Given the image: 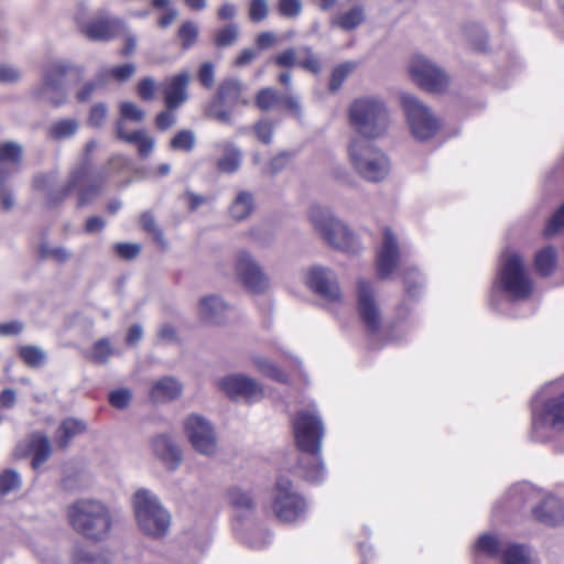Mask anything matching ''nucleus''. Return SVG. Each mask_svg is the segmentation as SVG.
<instances>
[{
  "instance_id": "680f3d73",
  "label": "nucleus",
  "mask_w": 564,
  "mask_h": 564,
  "mask_svg": "<svg viewBox=\"0 0 564 564\" xmlns=\"http://www.w3.org/2000/svg\"><path fill=\"white\" fill-rule=\"evenodd\" d=\"M108 116V109L105 104H96L90 108L87 123L93 128H100L104 126Z\"/></svg>"
},
{
  "instance_id": "13d9d810",
  "label": "nucleus",
  "mask_w": 564,
  "mask_h": 564,
  "mask_svg": "<svg viewBox=\"0 0 564 564\" xmlns=\"http://www.w3.org/2000/svg\"><path fill=\"white\" fill-rule=\"evenodd\" d=\"M299 54L302 56L299 58V66L310 70L312 73H318L321 64L318 58L313 54V51L308 46H303L299 50Z\"/></svg>"
},
{
  "instance_id": "2eb2a0df",
  "label": "nucleus",
  "mask_w": 564,
  "mask_h": 564,
  "mask_svg": "<svg viewBox=\"0 0 564 564\" xmlns=\"http://www.w3.org/2000/svg\"><path fill=\"white\" fill-rule=\"evenodd\" d=\"M409 74L420 87L433 93L444 90L449 82L442 68L421 54L414 55L410 61Z\"/></svg>"
},
{
  "instance_id": "ddd939ff",
  "label": "nucleus",
  "mask_w": 564,
  "mask_h": 564,
  "mask_svg": "<svg viewBox=\"0 0 564 564\" xmlns=\"http://www.w3.org/2000/svg\"><path fill=\"white\" fill-rule=\"evenodd\" d=\"M74 69L75 66L68 62H52L43 72L42 84L33 90L34 96L41 100L59 106L66 97L64 78Z\"/></svg>"
},
{
  "instance_id": "bf43d9fd",
  "label": "nucleus",
  "mask_w": 564,
  "mask_h": 564,
  "mask_svg": "<svg viewBox=\"0 0 564 564\" xmlns=\"http://www.w3.org/2000/svg\"><path fill=\"white\" fill-rule=\"evenodd\" d=\"M302 1L301 0H279L278 1V11L279 13L288 19L296 18L302 12Z\"/></svg>"
},
{
  "instance_id": "bb28decb",
  "label": "nucleus",
  "mask_w": 564,
  "mask_h": 564,
  "mask_svg": "<svg viewBox=\"0 0 564 564\" xmlns=\"http://www.w3.org/2000/svg\"><path fill=\"white\" fill-rule=\"evenodd\" d=\"M182 383L174 377H163L151 388L150 397L154 402H169L181 397Z\"/></svg>"
},
{
  "instance_id": "7c9ffc66",
  "label": "nucleus",
  "mask_w": 564,
  "mask_h": 564,
  "mask_svg": "<svg viewBox=\"0 0 564 564\" xmlns=\"http://www.w3.org/2000/svg\"><path fill=\"white\" fill-rule=\"evenodd\" d=\"M132 170V162L129 158L122 154H115L110 156L104 167L93 174V180L97 178V184L100 183V178L104 180V185L108 180L115 175L123 174Z\"/></svg>"
},
{
  "instance_id": "39448f33",
  "label": "nucleus",
  "mask_w": 564,
  "mask_h": 564,
  "mask_svg": "<svg viewBox=\"0 0 564 564\" xmlns=\"http://www.w3.org/2000/svg\"><path fill=\"white\" fill-rule=\"evenodd\" d=\"M348 159L355 172L372 183L383 181L390 173V160L379 148L355 137L348 144Z\"/></svg>"
},
{
  "instance_id": "aec40b11",
  "label": "nucleus",
  "mask_w": 564,
  "mask_h": 564,
  "mask_svg": "<svg viewBox=\"0 0 564 564\" xmlns=\"http://www.w3.org/2000/svg\"><path fill=\"white\" fill-rule=\"evenodd\" d=\"M357 294L360 318L369 330L376 332L381 324V315L370 283L366 280H359Z\"/></svg>"
},
{
  "instance_id": "a18cd8bd",
  "label": "nucleus",
  "mask_w": 564,
  "mask_h": 564,
  "mask_svg": "<svg viewBox=\"0 0 564 564\" xmlns=\"http://www.w3.org/2000/svg\"><path fill=\"white\" fill-rule=\"evenodd\" d=\"M22 155V147L15 142H0V164L18 165Z\"/></svg>"
},
{
  "instance_id": "8fccbe9b",
  "label": "nucleus",
  "mask_w": 564,
  "mask_h": 564,
  "mask_svg": "<svg viewBox=\"0 0 564 564\" xmlns=\"http://www.w3.org/2000/svg\"><path fill=\"white\" fill-rule=\"evenodd\" d=\"M178 37L184 50L191 48L197 41L198 26L192 21L183 23L178 30Z\"/></svg>"
},
{
  "instance_id": "393cba45",
  "label": "nucleus",
  "mask_w": 564,
  "mask_h": 564,
  "mask_svg": "<svg viewBox=\"0 0 564 564\" xmlns=\"http://www.w3.org/2000/svg\"><path fill=\"white\" fill-rule=\"evenodd\" d=\"M227 311V303L217 294L202 296L197 305V313L200 319L213 324L221 323Z\"/></svg>"
},
{
  "instance_id": "f257e3e1",
  "label": "nucleus",
  "mask_w": 564,
  "mask_h": 564,
  "mask_svg": "<svg viewBox=\"0 0 564 564\" xmlns=\"http://www.w3.org/2000/svg\"><path fill=\"white\" fill-rule=\"evenodd\" d=\"M349 119L359 137L368 140L386 135L391 127V115L379 97H362L351 102Z\"/></svg>"
},
{
  "instance_id": "de8ad7c7",
  "label": "nucleus",
  "mask_w": 564,
  "mask_h": 564,
  "mask_svg": "<svg viewBox=\"0 0 564 564\" xmlns=\"http://www.w3.org/2000/svg\"><path fill=\"white\" fill-rule=\"evenodd\" d=\"M115 355V349L111 347L107 338H101L93 347L90 358L96 364H105L111 356Z\"/></svg>"
},
{
  "instance_id": "774afa93",
  "label": "nucleus",
  "mask_w": 564,
  "mask_h": 564,
  "mask_svg": "<svg viewBox=\"0 0 564 564\" xmlns=\"http://www.w3.org/2000/svg\"><path fill=\"white\" fill-rule=\"evenodd\" d=\"M238 37V29L236 25L229 24L223 28L216 37V44L219 46L231 45Z\"/></svg>"
},
{
  "instance_id": "4468645a",
  "label": "nucleus",
  "mask_w": 564,
  "mask_h": 564,
  "mask_svg": "<svg viewBox=\"0 0 564 564\" xmlns=\"http://www.w3.org/2000/svg\"><path fill=\"white\" fill-rule=\"evenodd\" d=\"M305 284L325 304L338 305L344 302L337 274L329 268L319 264L310 267L305 272Z\"/></svg>"
},
{
  "instance_id": "3c124183",
  "label": "nucleus",
  "mask_w": 564,
  "mask_h": 564,
  "mask_svg": "<svg viewBox=\"0 0 564 564\" xmlns=\"http://www.w3.org/2000/svg\"><path fill=\"white\" fill-rule=\"evenodd\" d=\"M40 256L43 259H52L56 262L67 261L72 253L64 247H51L46 242H42L40 246Z\"/></svg>"
},
{
  "instance_id": "338daca9",
  "label": "nucleus",
  "mask_w": 564,
  "mask_h": 564,
  "mask_svg": "<svg viewBox=\"0 0 564 564\" xmlns=\"http://www.w3.org/2000/svg\"><path fill=\"white\" fill-rule=\"evenodd\" d=\"M290 160L291 154L289 152H280L270 160L264 172L275 174L282 171L289 164Z\"/></svg>"
},
{
  "instance_id": "c756f323",
  "label": "nucleus",
  "mask_w": 564,
  "mask_h": 564,
  "mask_svg": "<svg viewBox=\"0 0 564 564\" xmlns=\"http://www.w3.org/2000/svg\"><path fill=\"white\" fill-rule=\"evenodd\" d=\"M300 469L302 477L311 482H319L326 475L319 452L305 453L300 459Z\"/></svg>"
},
{
  "instance_id": "0e129e2a",
  "label": "nucleus",
  "mask_w": 564,
  "mask_h": 564,
  "mask_svg": "<svg viewBox=\"0 0 564 564\" xmlns=\"http://www.w3.org/2000/svg\"><path fill=\"white\" fill-rule=\"evenodd\" d=\"M562 229H564V204L547 221L544 229V235L546 237H551L561 231Z\"/></svg>"
},
{
  "instance_id": "69168bd1",
  "label": "nucleus",
  "mask_w": 564,
  "mask_h": 564,
  "mask_svg": "<svg viewBox=\"0 0 564 564\" xmlns=\"http://www.w3.org/2000/svg\"><path fill=\"white\" fill-rule=\"evenodd\" d=\"M113 249L121 259L132 260L140 253L141 246L139 243L119 242L115 245Z\"/></svg>"
},
{
  "instance_id": "e2e57ef3",
  "label": "nucleus",
  "mask_w": 564,
  "mask_h": 564,
  "mask_svg": "<svg viewBox=\"0 0 564 564\" xmlns=\"http://www.w3.org/2000/svg\"><path fill=\"white\" fill-rule=\"evenodd\" d=\"M273 62L281 68H292L299 65L297 52L294 48L284 50L273 57Z\"/></svg>"
},
{
  "instance_id": "864d4df0",
  "label": "nucleus",
  "mask_w": 564,
  "mask_h": 564,
  "mask_svg": "<svg viewBox=\"0 0 564 564\" xmlns=\"http://www.w3.org/2000/svg\"><path fill=\"white\" fill-rule=\"evenodd\" d=\"M195 134L191 130L177 132L171 140V148L181 151H191L195 145Z\"/></svg>"
},
{
  "instance_id": "473e14b6",
  "label": "nucleus",
  "mask_w": 564,
  "mask_h": 564,
  "mask_svg": "<svg viewBox=\"0 0 564 564\" xmlns=\"http://www.w3.org/2000/svg\"><path fill=\"white\" fill-rule=\"evenodd\" d=\"M254 209V198L250 192L240 191L232 199L228 213L236 221L247 219Z\"/></svg>"
},
{
  "instance_id": "dca6fc26",
  "label": "nucleus",
  "mask_w": 564,
  "mask_h": 564,
  "mask_svg": "<svg viewBox=\"0 0 564 564\" xmlns=\"http://www.w3.org/2000/svg\"><path fill=\"white\" fill-rule=\"evenodd\" d=\"M218 388L230 399L256 403L265 397V390L257 379L243 375L232 373L217 381Z\"/></svg>"
},
{
  "instance_id": "f8f14e48",
  "label": "nucleus",
  "mask_w": 564,
  "mask_h": 564,
  "mask_svg": "<svg viewBox=\"0 0 564 564\" xmlns=\"http://www.w3.org/2000/svg\"><path fill=\"white\" fill-rule=\"evenodd\" d=\"M293 432L297 447L304 453L319 452L324 437V425L313 409L301 410L293 420Z\"/></svg>"
},
{
  "instance_id": "1a4fd4ad",
  "label": "nucleus",
  "mask_w": 564,
  "mask_h": 564,
  "mask_svg": "<svg viewBox=\"0 0 564 564\" xmlns=\"http://www.w3.org/2000/svg\"><path fill=\"white\" fill-rule=\"evenodd\" d=\"M97 147L98 142L96 140H90L86 143L83 161L80 165L72 172L65 188V194L72 191L77 193L79 206L93 202L101 193L104 187V180L100 178V183L97 184V178L93 180V174L89 171L91 164L90 154Z\"/></svg>"
},
{
  "instance_id": "b1692460",
  "label": "nucleus",
  "mask_w": 564,
  "mask_h": 564,
  "mask_svg": "<svg viewBox=\"0 0 564 564\" xmlns=\"http://www.w3.org/2000/svg\"><path fill=\"white\" fill-rule=\"evenodd\" d=\"M189 74L184 70L165 79L164 102L166 108L174 110L187 100Z\"/></svg>"
},
{
  "instance_id": "a211bd4d",
  "label": "nucleus",
  "mask_w": 564,
  "mask_h": 564,
  "mask_svg": "<svg viewBox=\"0 0 564 564\" xmlns=\"http://www.w3.org/2000/svg\"><path fill=\"white\" fill-rule=\"evenodd\" d=\"M401 251L395 234L390 228L383 229L381 247L377 253V273L380 279L390 276L401 264Z\"/></svg>"
},
{
  "instance_id": "412c9836",
  "label": "nucleus",
  "mask_w": 564,
  "mask_h": 564,
  "mask_svg": "<svg viewBox=\"0 0 564 564\" xmlns=\"http://www.w3.org/2000/svg\"><path fill=\"white\" fill-rule=\"evenodd\" d=\"M52 446L50 438L43 433H33L15 448L18 457L33 455L32 467L40 468L51 456Z\"/></svg>"
},
{
  "instance_id": "2f4dec72",
  "label": "nucleus",
  "mask_w": 564,
  "mask_h": 564,
  "mask_svg": "<svg viewBox=\"0 0 564 564\" xmlns=\"http://www.w3.org/2000/svg\"><path fill=\"white\" fill-rule=\"evenodd\" d=\"M366 19L365 9L362 6H354L347 11L340 12L332 18V26L339 28L344 31H352L360 26Z\"/></svg>"
},
{
  "instance_id": "37998d69",
  "label": "nucleus",
  "mask_w": 564,
  "mask_h": 564,
  "mask_svg": "<svg viewBox=\"0 0 564 564\" xmlns=\"http://www.w3.org/2000/svg\"><path fill=\"white\" fill-rule=\"evenodd\" d=\"M19 356L25 365L32 368L42 366L46 358L44 350L34 345L21 346L19 348Z\"/></svg>"
},
{
  "instance_id": "c03bdc74",
  "label": "nucleus",
  "mask_w": 564,
  "mask_h": 564,
  "mask_svg": "<svg viewBox=\"0 0 564 564\" xmlns=\"http://www.w3.org/2000/svg\"><path fill=\"white\" fill-rule=\"evenodd\" d=\"M240 93V83L235 79H228L219 86L216 95H218L228 106L232 107L238 101Z\"/></svg>"
},
{
  "instance_id": "7ed1b4c3",
  "label": "nucleus",
  "mask_w": 564,
  "mask_h": 564,
  "mask_svg": "<svg viewBox=\"0 0 564 564\" xmlns=\"http://www.w3.org/2000/svg\"><path fill=\"white\" fill-rule=\"evenodd\" d=\"M70 525L77 532L93 540L106 538L111 528L108 508L95 499L77 500L68 508Z\"/></svg>"
},
{
  "instance_id": "c85d7f7f",
  "label": "nucleus",
  "mask_w": 564,
  "mask_h": 564,
  "mask_svg": "<svg viewBox=\"0 0 564 564\" xmlns=\"http://www.w3.org/2000/svg\"><path fill=\"white\" fill-rule=\"evenodd\" d=\"M250 364L260 375L278 382H288V375L270 357L254 352L250 356Z\"/></svg>"
},
{
  "instance_id": "72a5a7b5",
  "label": "nucleus",
  "mask_w": 564,
  "mask_h": 564,
  "mask_svg": "<svg viewBox=\"0 0 564 564\" xmlns=\"http://www.w3.org/2000/svg\"><path fill=\"white\" fill-rule=\"evenodd\" d=\"M228 503L241 514L252 513L256 510V501L252 494L241 487H232L227 491Z\"/></svg>"
},
{
  "instance_id": "c9c22d12",
  "label": "nucleus",
  "mask_w": 564,
  "mask_h": 564,
  "mask_svg": "<svg viewBox=\"0 0 564 564\" xmlns=\"http://www.w3.org/2000/svg\"><path fill=\"white\" fill-rule=\"evenodd\" d=\"M86 425L83 421L77 419H66L64 420L58 430L55 434V441L61 447H66L69 443V441L78 435L85 432Z\"/></svg>"
},
{
  "instance_id": "ea45409f",
  "label": "nucleus",
  "mask_w": 564,
  "mask_h": 564,
  "mask_svg": "<svg viewBox=\"0 0 564 564\" xmlns=\"http://www.w3.org/2000/svg\"><path fill=\"white\" fill-rule=\"evenodd\" d=\"M228 106L218 95L214 97L210 104L206 108V115L218 122L230 124L231 121V110L228 109Z\"/></svg>"
},
{
  "instance_id": "5fc2aeb1",
  "label": "nucleus",
  "mask_w": 564,
  "mask_h": 564,
  "mask_svg": "<svg viewBox=\"0 0 564 564\" xmlns=\"http://www.w3.org/2000/svg\"><path fill=\"white\" fill-rule=\"evenodd\" d=\"M21 476L14 469H7L0 476V491L8 494L14 491L21 486Z\"/></svg>"
},
{
  "instance_id": "4d7b16f0",
  "label": "nucleus",
  "mask_w": 564,
  "mask_h": 564,
  "mask_svg": "<svg viewBox=\"0 0 564 564\" xmlns=\"http://www.w3.org/2000/svg\"><path fill=\"white\" fill-rule=\"evenodd\" d=\"M140 223L142 228L147 232L151 234L159 245H161L162 247L166 246V241L164 240L163 234L161 229L156 226L155 219L151 213H143L141 215Z\"/></svg>"
},
{
  "instance_id": "052dcab7",
  "label": "nucleus",
  "mask_w": 564,
  "mask_h": 564,
  "mask_svg": "<svg viewBox=\"0 0 564 564\" xmlns=\"http://www.w3.org/2000/svg\"><path fill=\"white\" fill-rule=\"evenodd\" d=\"M249 18L252 22H261L267 19L269 6L267 0H250L248 9Z\"/></svg>"
},
{
  "instance_id": "6e6552de",
  "label": "nucleus",
  "mask_w": 564,
  "mask_h": 564,
  "mask_svg": "<svg viewBox=\"0 0 564 564\" xmlns=\"http://www.w3.org/2000/svg\"><path fill=\"white\" fill-rule=\"evenodd\" d=\"M564 430V393L546 400L541 406L535 405L532 412L531 437L546 443Z\"/></svg>"
},
{
  "instance_id": "6ab92c4d",
  "label": "nucleus",
  "mask_w": 564,
  "mask_h": 564,
  "mask_svg": "<svg viewBox=\"0 0 564 564\" xmlns=\"http://www.w3.org/2000/svg\"><path fill=\"white\" fill-rule=\"evenodd\" d=\"M123 26L120 19L101 12L87 23L82 24L80 30L89 40L109 41L117 36Z\"/></svg>"
},
{
  "instance_id": "423d86ee",
  "label": "nucleus",
  "mask_w": 564,
  "mask_h": 564,
  "mask_svg": "<svg viewBox=\"0 0 564 564\" xmlns=\"http://www.w3.org/2000/svg\"><path fill=\"white\" fill-rule=\"evenodd\" d=\"M400 102L409 131L416 141H430L440 132L442 120L417 97L403 93Z\"/></svg>"
},
{
  "instance_id": "603ef678",
  "label": "nucleus",
  "mask_w": 564,
  "mask_h": 564,
  "mask_svg": "<svg viewBox=\"0 0 564 564\" xmlns=\"http://www.w3.org/2000/svg\"><path fill=\"white\" fill-rule=\"evenodd\" d=\"M274 123L269 119H261L253 126L256 138L263 144H270L273 139Z\"/></svg>"
},
{
  "instance_id": "4be33fe9",
  "label": "nucleus",
  "mask_w": 564,
  "mask_h": 564,
  "mask_svg": "<svg viewBox=\"0 0 564 564\" xmlns=\"http://www.w3.org/2000/svg\"><path fill=\"white\" fill-rule=\"evenodd\" d=\"M153 454L162 460L170 470H176L182 460L183 452L181 446L171 436L161 434L151 442Z\"/></svg>"
},
{
  "instance_id": "09e8293b",
  "label": "nucleus",
  "mask_w": 564,
  "mask_h": 564,
  "mask_svg": "<svg viewBox=\"0 0 564 564\" xmlns=\"http://www.w3.org/2000/svg\"><path fill=\"white\" fill-rule=\"evenodd\" d=\"M74 564H108V560L101 553L83 547L76 549L73 555Z\"/></svg>"
},
{
  "instance_id": "9d476101",
  "label": "nucleus",
  "mask_w": 564,
  "mask_h": 564,
  "mask_svg": "<svg viewBox=\"0 0 564 564\" xmlns=\"http://www.w3.org/2000/svg\"><path fill=\"white\" fill-rule=\"evenodd\" d=\"M307 510L305 498L294 489L293 482L285 476L276 479L272 511L283 522H294L301 519Z\"/></svg>"
},
{
  "instance_id": "58836bf2",
  "label": "nucleus",
  "mask_w": 564,
  "mask_h": 564,
  "mask_svg": "<svg viewBox=\"0 0 564 564\" xmlns=\"http://www.w3.org/2000/svg\"><path fill=\"white\" fill-rule=\"evenodd\" d=\"M535 269L541 275H549L556 265V253L552 247L541 249L534 260Z\"/></svg>"
},
{
  "instance_id": "4c0bfd02",
  "label": "nucleus",
  "mask_w": 564,
  "mask_h": 564,
  "mask_svg": "<svg viewBox=\"0 0 564 564\" xmlns=\"http://www.w3.org/2000/svg\"><path fill=\"white\" fill-rule=\"evenodd\" d=\"M135 72V66L132 63H127L112 68H105L98 73V78L101 84H107L112 77L117 82L123 83L128 80Z\"/></svg>"
},
{
  "instance_id": "f03ea898",
  "label": "nucleus",
  "mask_w": 564,
  "mask_h": 564,
  "mask_svg": "<svg viewBox=\"0 0 564 564\" xmlns=\"http://www.w3.org/2000/svg\"><path fill=\"white\" fill-rule=\"evenodd\" d=\"M307 218L313 228L333 248L346 252H357L358 239L348 226L335 216L330 208L313 204L307 210Z\"/></svg>"
},
{
  "instance_id": "6e6d98bb",
  "label": "nucleus",
  "mask_w": 564,
  "mask_h": 564,
  "mask_svg": "<svg viewBox=\"0 0 564 564\" xmlns=\"http://www.w3.org/2000/svg\"><path fill=\"white\" fill-rule=\"evenodd\" d=\"M355 65L350 62L338 65L332 73L329 89L336 91L340 88L347 76L354 70Z\"/></svg>"
},
{
  "instance_id": "9b49d317",
  "label": "nucleus",
  "mask_w": 564,
  "mask_h": 564,
  "mask_svg": "<svg viewBox=\"0 0 564 564\" xmlns=\"http://www.w3.org/2000/svg\"><path fill=\"white\" fill-rule=\"evenodd\" d=\"M186 440L199 455L213 457L218 452V437L215 426L205 416L192 413L183 421Z\"/></svg>"
},
{
  "instance_id": "5701e85b",
  "label": "nucleus",
  "mask_w": 564,
  "mask_h": 564,
  "mask_svg": "<svg viewBox=\"0 0 564 564\" xmlns=\"http://www.w3.org/2000/svg\"><path fill=\"white\" fill-rule=\"evenodd\" d=\"M535 520L551 527L564 522V501L553 495H545L532 510Z\"/></svg>"
},
{
  "instance_id": "20e7f679",
  "label": "nucleus",
  "mask_w": 564,
  "mask_h": 564,
  "mask_svg": "<svg viewBox=\"0 0 564 564\" xmlns=\"http://www.w3.org/2000/svg\"><path fill=\"white\" fill-rule=\"evenodd\" d=\"M132 505L138 528L143 534L154 539L167 534L172 517L156 495L139 489L133 495Z\"/></svg>"
},
{
  "instance_id": "cd10ccee",
  "label": "nucleus",
  "mask_w": 564,
  "mask_h": 564,
  "mask_svg": "<svg viewBox=\"0 0 564 564\" xmlns=\"http://www.w3.org/2000/svg\"><path fill=\"white\" fill-rule=\"evenodd\" d=\"M117 138L126 143L135 144L141 158H147L154 149V139L144 130L129 132L122 128V122L117 126Z\"/></svg>"
},
{
  "instance_id": "a19ab883",
  "label": "nucleus",
  "mask_w": 564,
  "mask_h": 564,
  "mask_svg": "<svg viewBox=\"0 0 564 564\" xmlns=\"http://www.w3.org/2000/svg\"><path fill=\"white\" fill-rule=\"evenodd\" d=\"M145 117V112L142 108L131 101H122L119 105V119L116 122V127L122 122V128L126 129V121L131 120L134 122H141Z\"/></svg>"
},
{
  "instance_id": "79ce46f5",
  "label": "nucleus",
  "mask_w": 564,
  "mask_h": 564,
  "mask_svg": "<svg viewBox=\"0 0 564 564\" xmlns=\"http://www.w3.org/2000/svg\"><path fill=\"white\" fill-rule=\"evenodd\" d=\"M281 102L282 94L272 87L262 88L256 96V105L263 111L280 106Z\"/></svg>"
},
{
  "instance_id": "49530a36",
  "label": "nucleus",
  "mask_w": 564,
  "mask_h": 564,
  "mask_svg": "<svg viewBox=\"0 0 564 564\" xmlns=\"http://www.w3.org/2000/svg\"><path fill=\"white\" fill-rule=\"evenodd\" d=\"M475 550L478 553L485 554L490 557L498 555L500 550V543L495 535L482 534L478 538Z\"/></svg>"
},
{
  "instance_id": "0eeeda50",
  "label": "nucleus",
  "mask_w": 564,
  "mask_h": 564,
  "mask_svg": "<svg viewBox=\"0 0 564 564\" xmlns=\"http://www.w3.org/2000/svg\"><path fill=\"white\" fill-rule=\"evenodd\" d=\"M498 285L510 299L516 301L527 300L532 294L533 283L519 253L506 251L502 254Z\"/></svg>"
},
{
  "instance_id": "f704fd0d",
  "label": "nucleus",
  "mask_w": 564,
  "mask_h": 564,
  "mask_svg": "<svg viewBox=\"0 0 564 564\" xmlns=\"http://www.w3.org/2000/svg\"><path fill=\"white\" fill-rule=\"evenodd\" d=\"M80 122L75 118H63L53 122L47 129V137L55 141L73 138L79 130Z\"/></svg>"
},
{
  "instance_id": "e433bc0d",
  "label": "nucleus",
  "mask_w": 564,
  "mask_h": 564,
  "mask_svg": "<svg viewBox=\"0 0 564 564\" xmlns=\"http://www.w3.org/2000/svg\"><path fill=\"white\" fill-rule=\"evenodd\" d=\"M501 564H533L530 551L519 544L507 545L501 555Z\"/></svg>"
},
{
  "instance_id": "f3484780",
  "label": "nucleus",
  "mask_w": 564,
  "mask_h": 564,
  "mask_svg": "<svg viewBox=\"0 0 564 564\" xmlns=\"http://www.w3.org/2000/svg\"><path fill=\"white\" fill-rule=\"evenodd\" d=\"M235 270L240 282L253 293H262L269 288V278L260 263L247 250L237 253Z\"/></svg>"
},
{
  "instance_id": "a878e982",
  "label": "nucleus",
  "mask_w": 564,
  "mask_h": 564,
  "mask_svg": "<svg viewBox=\"0 0 564 564\" xmlns=\"http://www.w3.org/2000/svg\"><path fill=\"white\" fill-rule=\"evenodd\" d=\"M217 148L220 151L215 163L217 171L225 174L236 173L240 169L243 156L241 149L230 142L219 143Z\"/></svg>"
}]
</instances>
